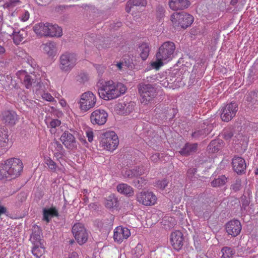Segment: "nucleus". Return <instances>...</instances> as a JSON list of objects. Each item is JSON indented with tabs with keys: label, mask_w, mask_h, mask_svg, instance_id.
<instances>
[{
	"label": "nucleus",
	"mask_w": 258,
	"mask_h": 258,
	"mask_svg": "<svg viewBox=\"0 0 258 258\" xmlns=\"http://www.w3.org/2000/svg\"><path fill=\"white\" fill-rule=\"evenodd\" d=\"M107 113L103 109H97L94 111L90 115L91 122L93 124L103 125L107 121Z\"/></svg>",
	"instance_id": "nucleus-12"
},
{
	"label": "nucleus",
	"mask_w": 258,
	"mask_h": 258,
	"mask_svg": "<svg viewBox=\"0 0 258 258\" xmlns=\"http://www.w3.org/2000/svg\"><path fill=\"white\" fill-rule=\"evenodd\" d=\"M68 258H78V254L75 251L73 252L69 255Z\"/></svg>",
	"instance_id": "nucleus-62"
},
{
	"label": "nucleus",
	"mask_w": 258,
	"mask_h": 258,
	"mask_svg": "<svg viewBox=\"0 0 258 258\" xmlns=\"http://www.w3.org/2000/svg\"><path fill=\"white\" fill-rule=\"evenodd\" d=\"M169 181L167 179H164L162 180H158L156 182V187L162 189H164L168 185Z\"/></svg>",
	"instance_id": "nucleus-43"
},
{
	"label": "nucleus",
	"mask_w": 258,
	"mask_h": 258,
	"mask_svg": "<svg viewBox=\"0 0 258 258\" xmlns=\"http://www.w3.org/2000/svg\"><path fill=\"white\" fill-rule=\"evenodd\" d=\"M227 178L225 175L219 176L211 182L212 186L216 187L224 185L227 182Z\"/></svg>",
	"instance_id": "nucleus-37"
},
{
	"label": "nucleus",
	"mask_w": 258,
	"mask_h": 258,
	"mask_svg": "<svg viewBox=\"0 0 258 258\" xmlns=\"http://www.w3.org/2000/svg\"><path fill=\"white\" fill-rule=\"evenodd\" d=\"M131 235L130 230L126 227H117L114 231L113 238L115 241L121 242L123 239H127Z\"/></svg>",
	"instance_id": "nucleus-16"
},
{
	"label": "nucleus",
	"mask_w": 258,
	"mask_h": 258,
	"mask_svg": "<svg viewBox=\"0 0 258 258\" xmlns=\"http://www.w3.org/2000/svg\"><path fill=\"white\" fill-rule=\"evenodd\" d=\"M169 8L173 11L187 9L190 5L188 0H169Z\"/></svg>",
	"instance_id": "nucleus-20"
},
{
	"label": "nucleus",
	"mask_w": 258,
	"mask_h": 258,
	"mask_svg": "<svg viewBox=\"0 0 258 258\" xmlns=\"http://www.w3.org/2000/svg\"><path fill=\"white\" fill-rule=\"evenodd\" d=\"M198 144H190L187 143L179 151L180 154L184 156H189L197 151Z\"/></svg>",
	"instance_id": "nucleus-21"
},
{
	"label": "nucleus",
	"mask_w": 258,
	"mask_h": 258,
	"mask_svg": "<svg viewBox=\"0 0 258 258\" xmlns=\"http://www.w3.org/2000/svg\"><path fill=\"white\" fill-rule=\"evenodd\" d=\"M8 141V132L4 128H0V148L7 146Z\"/></svg>",
	"instance_id": "nucleus-33"
},
{
	"label": "nucleus",
	"mask_w": 258,
	"mask_h": 258,
	"mask_svg": "<svg viewBox=\"0 0 258 258\" xmlns=\"http://www.w3.org/2000/svg\"><path fill=\"white\" fill-rule=\"evenodd\" d=\"M86 135L88 140L89 142H91L93 140V133L91 131H88L86 132Z\"/></svg>",
	"instance_id": "nucleus-57"
},
{
	"label": "nucleus",
	"mask_w": 258,
	"mask_h": 258,
	"mask_svg": "<svg viewBox=\"0 0 258 258\" xmlns=\"http://www.w3.org/2000/svg\"><path fill=\"white\" fill-rule=\"evenodd\" d=\"M242 138V135L240 134H237L233 137L232 138L233 141L236 142L239 140H241Z\"/></svg>",
	"instance_id": "nucleus-59"
},
{
	"label": "nucleus",
	"mask_w": 258,
	"mask_h": 258,
	"mask_svg": "<svg viewBox=\"0 0 258 258\" xmlns=\"http://www.w3.org/2000/svg\"><path fill=\"white\" fill-rule=\"evenodd\" d=\"M175 50V45L173 42H165L159 48L156 53V58L168 61L173 57Z\"/></svg>",
	"instance_id": "nucleus-6"
},
{
	"label": "nucleus",
	"mask_w": 258,
	"mask_h": 258,
	"mask_svg": "<svg viewBox=\"0 0 258 258\" xmlns=\"http://www.w3.org/2000/svg\"><path fill=\"white\" fill-rule=\"evenodd\" d=\"M238 110L236 103L231 102L227 104L222 109L221 113V118L223 121L228 122L235 116Z\"/></svg>",
	"instance_id": "nucleus-11"
},
{
	"label": "nucleus",
	"mask_w": 258,
	"mask_h": 258,
	"mask_svg": "<svg viewBox=\"0 0 258 258\" xmlns=\"http://www.w3.org/2000/svg\"><path fill=\"white\" fill-rule=\"evenodd\" d=\"M43 49L49 56L54 55L57 52L56 44L54 42L50 41L44 44Z\"/></svg>",
	"instance_id": "nucleus-26"
},
{
	"label": "nucleus",
	"mask_w": 258,
	"mask_h": 258,
	"mask_svg": "<svg viewBox=\"0 0 258 258\" xmlns=\"http://www.w3.org/2000/svg\"><path fill=\"white\" fill-rule=\"evenodd\" d=\"M3 121L6 124L14 125L18 120V115L13 110H5L2 114Z\"/></svg>",
	"instance_id": "nucleus-17"
},
{
	"label": "nucleus",
	"mask_w": 258,
	"mask_h": 258,
	"mask_svg": "<svg viewBox=\"0 0 258 258\" xmlns=\"http://www.w3.org/2000/svg\"><path fill=\"white\" fill-rule=\"evenodd\" d=\"M142 103L147 104L153 100L157 94V89L154 85L142 83L138 85Z\"/></svg>",
	"instance_id": "nucleus-4"
},
{
	"label": "nucleus",
	"mask_w": 258,
	"mask_h": 258,
	"mask_svg": "<svg viewBox=\"0 0 258 258\" xmlns=\"http://www.w3.org/2000/svg\"><path fill=\"white\" fill-rule=\"evenodd\" d=\"M194 210L195 212L198 213L202 212L203 211V209H202L201 207H199L198 206H197V207L195 206L194 208Z\"/></svg>",
	"instance_id": "nucleus-63"
},
{
	"label": "nucleus",
	"mask_w": 258,
	"mask_h": 258,
	"mask_svg": "<svg viewBox=\"0 0 258 258\" xmlns=\"http://www.w3.org/2000/svg\"><path fill=\"white\" fill-rule=\"evenodd\" d=\"M60 121L57 119H52L50 122V126L51 127L55 128L60 124Z\"/></svg>",
	"instance_id": "nucleus-56"
},
{
	"label": "nucleus",
	"mask_w": 258,
	"mask_h": 258,
	"mask_svg": "<svg viewBox=\"0 0 258 258\" xmlns=\"http://www.w3.org/2000/svg\"><path fill=\"white\" fill-rule=\"evenodd\" d=\"M62 143L67 149L73 150L77 148V143L76 138L69 131H65L60 137Z\"/></svg>",
	"instance_id": "nucleus-13"
},
{
	"label": "nucleus",
	"mask_w": 258,
	"mask_h": 258,
	"mask_svg": "<svg viewBox=\"0 0 258 258\" xmlns=\"http://www.w3.org/2000/svg\"><path fill=\"white\" fill-rule=\"evenodd\" d=\"M116 66L119 70H122V67L123 66H125L126 68H128V67L126 62H125L124 63L122 61L117 63Z\"/></svg>",
	"instance_id": "nucleus-60"
},
{
	"label": "nucleus",
	"mask_w": 258,
	"mask_h": 258,
	"mask_svg": "<svg viewBox=\"0 0 258 258\" xmlns=\"http://www.w3.org/2000/svg\"><path fill=\"white\" fill-rule=\"evenodd\" d=\"M13 38L15 44L18 45L24 40L26 35V32L21 30L17 32L13 31Z\"/></svg>",
	"instance_id": "nucleus-32"
},
{
	"label": "nucleus",
	"mask_w": 258,
	"mask_h": 258,
	"mask_svg": "<svg viewBox=\"0 0 258 258\" xmlns=\"http://www.w3.org/2000/svg\"><path fill=\"white\" fill-rule=\"evenodd\" d=\"M143 246L141 244H138L136 247L134 248V254L136 256L139 257L143 254L142 251Z\"/></svg>",
	"instance_id": "nucleus-48"
},
{
	"label": "nucleus",
	"mask_w": 258,
	"mask_h": 258,
	"mask_svg": "<svg viewBox=\"0 0 258 258\" xmlns=\"http://www.w3.org/2000/svg\"><path fill=\"white\" fill-rule=\"evenodd\" d=\"M89 77L87 74L81 73L78 76L77 80L81 83H85L88 80Z\"/></svg>",
	"instance_id": "nucleus-47"
},
{
	"label": "nucleus",
	"mask_w": 258,
	"mask_h": 258,
	"mask_svg": "<svg viewBox=\"0 0 258 258\" xmlns=\"http://www.w3.org/2000/svg\"><path fill=\"white\" fill-rule=\"evenodd\" d=\"M47 36L49 37H59L62 35V29L57 25L48 23Z\"/></svg>",
	"instance_id": "nucleus-22"
},
{
	"label": "nucleus",
	"mask_w": 258,
	"mask_h": 258,
	"mask_svg": "<svg viewBox=\"0 0 258 258\" xmlns=\"http://www.w3.org/2000/svg\"><path fill=\"white\" fill-rule=\"evenodd\" d=\"M221 251L222 253L221 258H230L235 253V251L228 246L223 247Z\"/></svg>",
	"instance_id": "nucleus-39"
},
{
	"label": "nucleus",
	"mask_w": 258,
	"mask_h": 258,
	"mask_svg": "<svg viewBox=\"0 0 258 258\" xmlns=\"http://www.w3.org/2000/svg\"><path fill=\"white\" fill-rule=\"evenodd\" d=\"M157 11L160 13V15L161 16V17H162L163 15V13H164V9L163 7H158L157 8Z\"/></svg>",
	"instance_id": "nucleus-64"
},
{
	"label": "nucleus",
	"mask_w": 258,
	"mask_h": 258,
	"mask_svg": "<svg viewBox=\"0 0 258 258\" xmlns=\"http://www.w3.org/2000/svg\"><path fill=\"white\" fill-rule=\"evenodd\" d=\"M47 26L48 23H39L34 26L33 30L38 36L40 37L43 36H46L47 32H48Z\"/></svg>",
	"instance_id": "nucleus-25"
},
{
	"label": "nucleus",
	"mask_w": 258,
	"mask_h": 258,
	"mask_svg": "<svg viewBox=\"0 0 258 258\" xmlns=\"http://www.w3.org/2000/svg\"><path fill=\"white\" fill-rule=\"evenodd\" d=\"M43 220L49 222L51 218L53 216H57L58 215L57 211L54 208L43 210Z\"/></svg>",
	"instance_id": "nucleus-31"
},
{
	"label": "nucleus",
	"mask_w": 258,
	"mask_h": 258,
	"mask_svg": "<svg viewBox=\"0 0 258 258\" xmlns=\"http://www.w3.org/2000/svg\"><path fill=\"white\" fill-rule=\"evenodd\" d=\"M171 20L175 28L186 29L192 23L194 17L185 12L174 13L171 16Z\"/></svg>",
	"instance_id": "nucleus-3"
},
{
	"label": "nucleus",
	"mask_w": 258,
	"mask_h": 258,
	"mask_svg": "<svg viewBox=\"0 0 258 258\" xmlns=\"http://www.w3.org/2000/svg\"><path fill=\"white\" fill-rule=\"evenodd\" d=\"M54 146L55 148V150L57 152L60 153L63 150L62 145L58 141H55L53 142Z\"/></svg>",
	"instance_id": "nucleus-55"
},
{
	"label": "nucleus",
	"mask_w": 258,
	"mask_h": 258,
	"mask_svg": "<svg viewBox=\"0 0 258 258\" xmlns=\"http://www.w3.org/2000/svg\"><path fill=\"white\" fill-rule=\"evenodd\" d=\"M132 171L133 174H135V177L140 176L144 174V170L142 167H136Z\"/></svg>",
	"instance_id": "nucleus-45"
},
{
	"label": "nucleus",
	"mask_w": 258,
	"mask_h": 258,
	"mask_svg": "<svg viewBox=\"0 0 258 258\" xmlns=\"http://www.w3.org/2000/svg\"><path fill=\"white\" fill-rule=\"evenodd\" d=\"M146 5V0H129L126 4L125 10L127 13H130L133 6L144 7Z\"/></svg>",
	"instance_id": "nucleus-28"
},
{
	"label": "nucleus",
	"mask_w": 258,
	"mask_h": 258,
	"mask_svg": "<svg viewBox=\"0 0 258 258\" xmlns=\"http://www.w3.org/2000/svg\"><path fill=\"white\" fill-rule=\"evenodd\" d=\"M100 139V144L104 149L113 151L118 146V137L114 132H107L102 134Z\"/></svg>",
	"instance_id": "nucleus-5"
},
{
	"label": "nucleus",
	"mask_w": 258,
	"mask_h": 258,
	"mask_svg": "<svg viewBox=\"0 0 258 258\" xmlns=\"http://www.w3.org/2000/svg\"><path fill=\"white\" fill-rule=\"evenodd\" d=\"M117 190L122 194L128 196H131L134 194L133 188L125 183L119 184L116 187Z\"/></svg>",
	"instance_id": "nucleus-27"
},
{
	"label": "nucleus",
	"mask_w": 258,
	"mask_h": 258,
	"mask_svg": "<svg viewBox=\"0 0 258 258\" xmlns=\"http://www.w3.org/2000/svg\"><path fill=\"white\" fill-rule=\"evenodd\" d=\"M163 60H165L159 59L158 58H157V61L153 62L151 64L152 66L156 70H158L163 65Z\"/></svg>",
	"instance_id": "nucleus-50"
},
{
	"label": "nucleus",
	"mask_w": 258,
	"mask_h": 258,
	"mask_svg": "<svg viewBox=\"0 0 258 258\" xmlns=\"http://www.w3.org/2000/svg\"><path fill=\"white\" fill-rule=\"evenodd\" d=\"M241 184L240 180H236L235 182L231 185V188L235 192L241 189Z\"/></svg>",
	"instance_id": "nucleus-51"
},
{
	"label": "nucleus",
	"mask_w": 258,
	"mask_h": 258,
	"mask_svg": "<svg viewBox=\"0 0 258 258\" xmlns=\"http://www.w3.org/2000/svg\"><path fill=\"white\" fill-rule=\"evenodd\" d=\"M138 51L142 60H145L148 58L149 54V45L147 43H143L139 47Z\"/></svg>",
	"instance_id": "nucleus-30"
},
{
	"label": "nucleus",
	"mask_w": 258,
	"mask_h": 258,
	"mask_svg": "<svg viewBox=\"0 0 258 258\" xmlns=\"http://www.w3.org/2000/svg\"><path fill=\"white\" fill-rule=\"evenodd\" d=\"M29 18V13L27 11H25L21 17L22 21L25 22L28 20Z\"/></svg>",
	"instance_id": "nucleus-58"
},
{
	"label": "nucleus",
	"mask_w": 258,
	"mask_h": 258,
	"mask_svg": "<svg viewBox=\"0 0 258 258\" xmlns=\"http://www.w3.org/2000/svg\"><path fill=\"white\" fill-rule=\"evenodd\" d=\"M222 141L219 140L212 141L207 147L209 152L213 153L218 151L222 147Z\"/></svg>",
	"instance_id": "nucleus-29"
},
{
	"label": "nucleus",
	"mask_w": 258,
	"mask_h": 258,
	"mask_svg": "<svg viewBox=\"0 0 258 258\" xmlns=\"http://www.w3.org/2000/svg\"><path fill=\"white\" fill-rule=\"evenodd\" d=\"M204 131L203 130H198L192 133L191 136L192 138L198 139L204 135Z\"/></svg>",
	"instance_id": "nucleus-53"
},
{
	"label": "nucleus",
	"mask_w": 258,
	"mask_h": 258,
	"mask_svg": "<svg viewBox=\"0 0 258 258\" xmlns=\"http://www.w3.org/2000/svg\"><path fill=\"white\" fill-rule=\"evenodd\" d=\"M77 58L73 53L65 52L59 57L60 69L64 72H70L76 64Z\"/></svg>",
	"instance_id": "nucleus-7"
},
{
	"label": "nucleus",
	"mask_w": 258,
	"mask_h": 258,
	"mask_svg": "<svg viewBox=\"0 0 258 258\" xmlns=\"http://www.w3.org/2000/svg\"><path fill=\"white\" fill-rule=\"evenodd\" d=\"M234 129L233 127H228L225 128L221 133V136L226 141H230L233 138Z\"/></svg>",
	"instance_id": "nucleus-36"
},
{
	"label": "nucleus",
	"mask_w": 258,
	"mask_h": 258,
	"mask_svg": "<svg viewBox=\"0 0 258 258\" xmlns=\"http://www.w3.org/2000/svg\"><path fill=\"white\" fill-rule=\"evenodd\" d=\"M44 163L48 166L51 171L52 172H55L56 171L57 165L50 157H47L45 158Z\"/></svg>",
	"instance_id": "nucleus-40"
},
{
	"label": "nucleus",
	"mask_w": 258,
	"mask_h": 258,
	"mask_svg": "<svg viewBox=\"0 0 258 258\" xmlns=\"http://www.w3.org/2000/svg\"><path fill=\"white\" fill-rule=\"evenodd\" d=\"M134 183L135 186L138 188H141L146 184V180L143 177H140L134 180Z\"/></svg>",
	"instance_id": "nucleus-41"
},
{
	"label": "nucleus",
	"mask_w": 258,
	"mask_h": 258,
	"mask_svg": "<svg viewBox=\"0 0 258 258\" xmlns=\"http://www.w3.org/2000/svg\"><path fill=\"white\" fill-rule=\"evenodd\" d=\"M42 97L43 99L51 102L54 100V98L48 93H45L42 95Z\"/></svg>",
	"instance_id": "nucleus-54"
},
{
	"label": "nucleus",
	"mask_w": 258,
	"mask_h": 258,
	"mask_svg": "<svg viewBox=\"0 0 258 258\" xmlns=\"http://www.w3.org/2000/svg\"><path fill=\"white\" fill-rule=\"evenodd\" d=\"M159 154L158 153H156L151 156V160L152 161H154V162H157L159 160Z\"/></svg>",
	"instance_id": "nucleus-61"
},
{
	"label": "nucleus",
	"mask_w": 258,
	"mask_h": 258,
	"mask_svg": "<svg viewBox=\"0 0 258 258\" xmlns=\"http://www.w3.org/2000/svg\"><path fill=\"white\" fill-rule=\"evenodd\" d=\"M137 200L140 203L147 206L154 205L157 201L156 196L148 191H143L136 195Z\"/></svg>",
	"instance_id": "nucleus-10"
},
{
	"label": "nucleus",
	"mask_w": 258,
	"mask_h": 258,
	"mask_svg": "<svg viewBox=\"0 0 258 258\" xmlns=\"http://www.w3.org/2000/svg\"><path fill=\"white\" fill-rule=\"evenodd\" d=\"M197 168H189L187 172V177L190 180H193L195 178V174L197 172Z\"/></svg>",
	"instance_id": "nucleus-49"
},
{
	"label": "nucleus",
	"mask_w": 258,
	"mask_h": 258,
	"mask_svg": "<svg viewBox=\"0 0 258 258\" xmlns=\"http://www.w3.org/2000/svg\"><path fill=\"white\" fill-rule=\"evenodd\" d=\"M246 100L253 105H258V92L256 91L249 92L247 95Z\"/></svg>",
	"instance_id": "nucleus-38"
},
{
	"label": "nucleus",
	"mask_w": 258,
	"mask_h": 258,
	"mask_svg": "<svg viewBox=\"0 0 258 258\" xmlns=\"http://www.w3.org/2000/svg\"><path fill=\"white\" fill-rule=\"evenodd\" d=\"M45 249L42 243L39 245H34V247L32 249L33 254L36 258H40L44 253Z\"/></svg>",
	"instance_id": "nucleus-35"
},
{
	"label": "nucleus",
	"mask_w": 258,
	"mask_h": 258,
	"mask_svg": "<svg viewBox=\"0 0 258 258\" xmlns=\"http://www.w3.org/2000/svg\"><path fill=\"white\" fill-rule=\"evenodd\" d=\"M182 233L179 231L172 232L170 236V241L174 248L179 250L183 244Z\"/></svg>",
	"instance_id": "nucleus-19"
},
{
	"label": "nucleus",
	"mask_w": 258,
	"mask_h": 258,
	"mask_svg": "<svg viewBox=\"0 0 258 258\" xmlns=\"http://www.w3.org/2000/svg\"><path fill=\"white\" fill-rule=\"evenodd\" d=\"M105 205L106 208L109 209L116 207L118 205V199L114 195H111L106 199Z\"/></svg>",
	"instance_id": "nucleus-34"
},
{
	"label": "nucleus",
	"mask_w": 258,
	"mask_h": 258,
	"mask_svg": "<svg viewBox=\"0 0 258 258\" xmlns=\"http://www.w3.org/2000/svg\"><path fill=\"white\" fill-rule=\"evenodd\" d=\"M232 165L233 170L238 174L245 172L246 165L243 158L235 156L232 160Z\"/></svg>",
	"instance_id": "nucleus-15"
},
{
	"label": "nucleus",
	"mask_w": 258,
	"mask_h": 258,
	"mask_svg": "<svg viewBox=\"0 0 258 258\" xmlns=\"http://www.w3.org/2000/svg\"><path fill=\"white\" fill-rule=\"evenodd\" d=\"M135 105L133 102L119 103L116 105V110L119 114L127 115L133 112Z\"/></svg>",
	"instance_id": "nucleus-18"
},
{
	"label": "nucleus",
	"mask_w": 258,
	"mask_h": 258,
	"mask_svg": "<svg viewBox=\"0 0 258 258\" xmlns=\"http://www.w3.org/2000/svg\"><path fill=\"white\" fill-rule=\"evenodd\" d=\"M32 233L31 235L30 240L34 245H39L41 242V230L39 227L35 225L32 228Z\"/></svg>",
	"instance_id": "nucleus-24"
},
{
	"label": "nucleus",
	"mask_w": 258,
	"mask_h": 258,
	"mask_svg": "<svg viewBox=\"0 0 258 258\" xmlns=\"http://www.w3.org/2000/svg\"><path fill=\"white\" fill-rule=\"evenodd\" d=\"M20 2V0H10L4 5V7L7 9L13 8Z\"/></svg>",
	"instance_id": "nucleus-42"
},
{
	"label": "nucleus",
	"mask_w": 258,
	"mask_h": 258,
	"mask_svg": "<svg viewBox=\"0 0 258 258\" xmlns=\"http://www.w3.org/2000/svg\"><path fill=\"white\" fill-rule=\"evenodd\" d=\"M25 104L27 107L31 109H34L37 106V103L35 101L29 99H27L25 101Z\"/></svg>",
	"instance_id": "nucleus-52"
},
{
	"label": "nucleus",
	"mask_w": 258,
	"mask_h": 258,
	"mask_svg": "<svg viewBox=\"0 0 258 258\" xmlns=\"http://www.w3.org/2000/svg\"><path fill=\"white\" fill-rule=\"evenodd\" d=\"M122 175L124 178H133L135 177V174H133L132 170L125 169L122 171Z\"/></svg>",
	"instance_id": "nucleus-44"
},
{
	"label": "nucleus",
	"mask_w": 258,
	"mask_h": 258,
	"mask_svg": "<svg viewBox=\"0 0 258 258\" xmlns=\"http://www.w3.org/2000/svg\"><path fill=\"white\" fill-rule=\"evenodd\" d=\"M241 202L242 204V208L244 209L245 208L248 206L249 204L250 200L249 199L246 197V196L243 195L241 197Z\"/></svg>",
	"instance_id": "nucleus-46"
},
{
	"label": "nucleus",
	"mask_w": 258,
	"mask_h": 258,
	"mask_svg": "<svg viewBox=\"0 0 258 258\" xmlns=\"http://www.w3.org/2000/svg\"><path fill=\"white\" fill-rule=\"evenodd\" d=\"M96 100V96L91 92L84 93L82 94L79 102L80 108L84 112L87 111L95 106Z\"/></svg>",
	"instance_id": "nucleus-8"
},
{
	"label": "nucleus",
	"mask_w": 258,
	"mask_h": 258,
	"mask_svg": "<svg viewBox=\"0 0 258 258\" xmlns=\"http://www.w3.org/2000/svg\"><path fill=\"white\" fill-rule=\"evenodd\" d=\"M72 231L75 239L80 244H83L87 241L88 234L82 224L77 223L75 224Z\"/></svg>",
	"instance_id": "nucleus-9"
},
{
	"label": "nucleus",
	"mask_w": 258,
	"mask_h": 258,
	"mask_svg": "<svg viewBox=\"0 0 258 258\" xmlns=\"http://www.w3.org/2000/svg\"><path fill=\"white\" fill-rule=\"evenodd\" d=\"M126 90V87L122 83L108 81L98 89V93L101 98L107 101L119 97L124 94Z\"/></svg>",
	"instance_id": "nucleus-2"
},
{
	"label": "nucleus",
	"mask_w": 258,
	"mask_h": 258,
	"mask_svg": "<svg viewBox=\"0 0 258 258\" xmlns=\"http://www.w3.org/2000/svg\"><path fill=\"white\" fill-rule=\"evenodd\" d=\"M225 229L228 234L235 237L241 230V223L237 220H231L225 225Z\"/></svg>",
	"instance_id": "nucleus-14"
},
{
	"label": "nucleus",
	"mask_w": 258,
	"mask_h": 258,
	"mask_svg": "<svg viewBox=\"0 0 258 258\" xmlns=\"http://www.w3.org/2000/svg\"><path fill=\"white\" fill-rule=\"evenodd\" d=\"M20 78L23 79V84L27 89L31 88L32 84L35 82V77L34 76L28 75L25 71L20 73Z\"/></svg>",
	"instance_id": "nucleus-23"
},
{
	"label": "nucleus",
	"mask_w": 258,
	"mask_h": 258,
	"mask_svg": "<svg viewBox=\"0 0 258 258\" xmlns=\"http://www.w3.org/2000/svg\"><path fill=\"white\" fill-rule=\"evenodd\" d=\"M23 165L18 158H11L0 164V180L15 178L20 175Z\"/></svg>",
	"instance_id": "nucleus-1"
}]
</instances>
